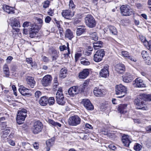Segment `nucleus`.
I'll use <instances>...</instances> for the list:
<instances>
[{"mask_svg":"<svg viewBox=\"0 0 151 151\" xmlns=\"http://www.w3.org/2000/svg\"><path fill=\"white\" fill-rule=\"evenodd\" d=\"M145 101H151V95L141 94L138 96L137 98L134 101V104L137 106V109L147 110V108L146 106H143L145 104Z\"/></svg>","mask_w":151,"mask_h":151,"instance_id":"1","label":"nucleus"},{"mask_svg":"<svg viewBox=\"0 0 151 151\" xmlns=\"http://www.w3.org/2000/svg\"><path fill=\"white\" fill-rule=\"evenodd\" d=\"M116 93L118 98H122L124 97L127 93V88L124 86L119 84L116 85L115 88Z\"/></svg>","mask_w":151,"mask_h":151,"instance_id":"2","label":"nucleus"},{"mask_svg":"<svg viewBox=\"0 0 151 151\" xmlns=\"http://www.w3.org/2000/svg\"><path fill=\"white\" fill-rule=\"evenodd\" d=\"M85 22L87 26L90 28H93L96 26V21L92 15L88 14L85 18Z\"/></svg>","mask_w":151,"mask_h":151,"instance_id":"3","label":"nucleus"},{"mask_svg":"<svg viewBox=\"0 0 151 151\" xmlns=\"http://www.w3.org/2000/svg\"><path fill=\"white\" fill-rule=\"evenodd\" d=\"M121 13L124 16H129L133 13L132 10L128 5H122L120 7Z\"/></svg>","mask_w":151,"mask_h":151,"instance_id":"4","label":"nucleus"},{"mask_svg":"<svg viewBox=\"0 0 151 151\" xmlns=\"http://www.w3.org/2000/svg\"><path fill=\"white\" fill-rule=\"evenodd\" d=\"M69 125L72 126H76L80 124L81 119L78 116L74 115L70 117L68 121Z\"/></svg>","mask_w":151,"mask_h":151,"instance_id":"5","label":"nucleus"},{"mask_svg":"<svg viewBox=\"0 0 151 151\" xmlns=\"http://www.w3.org/2000/svg\"><path fill=\"white\" fill-rule=\"evenodd\" d=\"M42 123L39 121H35L32 128L33 133L34 134H37L41 132L42 129Z\"/></svg>","mask_w":151,"mask_h":151,"instance_id":"6","label":"nucleus"},{"mask_svg":"<svg viewBox=\"0 0 151 151\" xmlns=\"http://www.w3.org/2000/svg\"><path fill=\"white\" fill-rule=\"evenodd\" d=\"M105 52L104 49L98 50L94 55L93 60L96 62L101 61L105 55Z\"/></svg>","mask_w":151,"mask_h":151,"instance_id":"7","label":"nucleus"},{"mask_svg":"<svg viewBox=\"0 0 151 151\" xmlns=\"http://www.w3.org/2000/svg\"><path fill=\"white\" fill-rule=\"evenodd\" d=\"M52 80V78L50 75H47L42 79V84L44 86H48L51 84Z\"/></svg>","mask_w":151,"mask_h":151,"instance_id":"8","label":"nucleus"},{"mask_svg":"<svg viewBox=\"0 0 151 151\" xmlns=\"http://www.w3.org/2000/svg\"><path fill=\"white\" fill-rule=\"evenodd\" d=\"M82 103L87 110H92L93 109V106L89 100L87 99H83L82 100Z\"/></svg>","mask_w":151,"mask_h":151,"instance_id":"9","label":"nucleus"},{"mask_svg":"<svg viewBox=\"0 0 151 151\" xmlns=\"http://www.w3.org/2000/svg\"><path fill=\"white\" fill-rule=\"evenodd\" d=\"M56 99L57 103L59 105H63L66 102L65 99L63 94H57L56 95Z\"/></svg>","mask_w":151,"mask_h":151,"instance_id":"10","label":"nucleus"},{"mask_svg":"<svg viewBox=\"0 0 151 151\" xmlns=\"http://www.w3.org/2000/svg\"><path fill=\"white\" fill-rule=\"evenodd\" d=\"M62 15L67 19H70L74 16V14L70 10L67 9L63 11Z\"/></svg>","mask_w":151,"mask_h":151,"instance_id":"11","label":"nucleus"},{"mask_svg":"<svg viewBox=\"0 0 151 151\" xmlns=\"http://www.w3.org/2000/svg\"><path fill=\"white\" fill-rule=\"evenodd\" d=\"M122 141L126 147H129L131 142L129 139V136L128 135L123 134L122 135Z\"/></svg>","mask_w":151,"mask_h":151,"instance_id":"12","label":"nucleus"},{"mask_svg":"<svg viewBox=\"0 0 151 151\" xmlns=\"http://www.w3.org/2000/svg\"><path fill=\"white\" fill-rule=\"evenodd\" d=\"M93 93L94 95L96 96L101 97L105 94L106 91L104 89H101L98 87H95L93 90Z\"/></svg>","mask_w":151,"mask_h":151,"instance_id":"13","label":"nucleus"},{"mask_svg":"<svg viewBox=\"0 0 151 151\" xmlns=\"http://www.w3.org/2000/svg\"><path fill=\"white\" fill-rule=\"evenodd\" d=\"M109 66L106 65L99 72L100 76L104 78H106L109 76Z\"/></svg>","mask_w":151,"mask_h":151,"instance_id":"14","label":"nucleus"},{"mask_svg":"<svg viewBox=\"0 0 151 151\" xmlns=\"http://www.w3.org/2000/svg\"><path fill=\"white\" fill-rule=\"evenodd\" d=\"M134 82L133 84L135 87L144 88L146 87V85L143 81L139 78H138L136 79Z\"/></svg>","mask_w":151,"mask_h":151,"instance_id":"15","label":"nucleus"},{"mask_svg":"<svg viewBox=\"0 0 151 151\" xmlns=\"http://www.w3.org/2000/svg\"><path fill=\"white\" fill-rule=\"evenodd\" d=\"M140 38L146 48L151 51V40L147 41L145 37L143 36H141Z\"/></svg>","mask_w":151,"mask_h":151,"instance_id":"16","label":"nucleus"},{"mask_svg":"<svg viewBox=\"0 0 151 151\" xmlns=\"http://www.w3.org/2000/svg\"><path fill=\"white\" fill-rule=\"evenodd\" d=\"M90 69H85L80 72L78 74V77L80 79H84L86 78L89 75Z\"/></svg>","mask_w":151,"mask_h":151,"instance_id":"17","label":"nucleus"},{"mask_svg":"<svg viewBox=\"0 0 151 151\" xmlns=\"http://www.w3.org/2000/svg\"><path fill=\"white\" fill-rule=\"evenodd\" d=\"M26 116L27 114L24 115L20 113H18L16 120L18 124H20L23 123Z\"/></svg>","mask_w":151,"mask_h":151,"instance_id":"18","label":"nucleus"},{"mask_svg":"<svg viewBox=\"0 0 151 151\" xmlns=\"http://www.w3.org/2000/svg\"><path fill=\"white\" fill-rule=\"evenodd\" d=\"M12 22L11 25L12 28L15 30L16 32H18L19 29L17 28L20 27V25L18 20L16 19H12Z\"/></svg>","mask_w":151,"mask_h":151,"instance_id":"19","label":"nucleus"},{"mask_svg":"<svg viewBox=\"0 0 151 151\" xmlns=\"http://www.w3.org/2000/svg\"><path fill=\"white\" fill-rule=\"evenodd\" d=\"M115 70L120 73H123L125 70V66L122 63L117 64L115 66Z\"/></svg>","mask_w":151,"mask_h":151,"instance_id":"20","label":"nucleus"},{"mask_svg":"<svg viewBox=\"0 0 151 151\" xmlns=\"http://www.w3.org/2000/svg\"><path fill=\"white\" fill-rule=\"evenodd\" d=\"M68 94L72 96H74L77 94L78 93V90L77 87L73 86L70 88L68 91Z\"/></svg>","mask_w":151,"mask_h":151,"instance_id":"21","label":"nucleus"},{"mask_svg":"<svg viewBox=\"0 0 151 151\" xmlns=\"http://www.w3.org/2000/svg\"><path fill=\"white\" fill-rule=\"evenodd\" d=\"M133 80L132 76L129 73H126L122 76V80L126 83H129Z\"/></svg>","mask_w":151,"mask_h":151,"instance_id":"22","label":"nucleus"},{"mask_svg":"<svg viewBox=\"0 0 151 151\" xmlns=\"http://www.w3.org/2000/svg\"><path fill=\"white\" fill-rule=\"evenodd\" d=\"M78 27L76 30V34L77 36H80L86 32V29L85 28V26L80 25Z\"/></svg>","mask_w":151,"mask_h":151,"instance_id":"23","label":"nucleus"},{"mask_svg":"<svg viewBox=\"0 0 151 151\" xmlns=\"http://www.w3.org/2000/svg\"><path fill=\"white\" fill-rule=\"evenodd\" d=\"M3 9L4 11L9 14H13L14 13L13 8L6 5H4Z\"/></svg>","mask_w":151,"mask_h":151,"instance_id":"24","label":"nucleus"},{"mask_svg":"<svg viewBox=\"0 0 151 151\" xmlns=\"http://www.w3.org/2000/svg\"><path fill=\"white\" fill-rule=\"evenodd\" d=\"M127 104H126L120 105L118 107V111L121 114H124L127 112Z\"/></svg>","mask_w":151,"mask_h":151,"instance_id":"25","label":"nucleus"},{"mask_svg":"<svg viewBox=\"0 0 151 151\" xmlns=\"http://www.w3.org/2000/svg\"><path fill=\"white\" fill-rule=\"evenodd\" d=\"M55 139L54 138L50 139L46 141V144L47 147H45L46 151H49L50 147L52 146L54 144Z\"/></svg>","mask_w":151,"mask_h":151,"instance_id":"26","label":"nucleus"},{"mask_svg":"<svg viewBox=\"0 0 151 151\" xmlns=\"http://www.w3.org/2000/svg\"><path fill=\"white\" fill-rule=\"evenodd\" d=\"M26 80L28 84L31 88H33L35 84V81L34 78L32 77L28 76Z\"/></svg>","mask_w":151,"mask_h":151,"instance_id":"27","label":"nucleus"},{"mask_svg":"<svg viewBox=\"0 0 151 151\" xmlns=\"http://www.w3.org/2000/svg\"><path fill=\"white\" fill-rule=\"evenodd\" d=\"M19 91L23 95L25 96L29 94V89L22 86H21L19 88Z\"/></svg>","mask_w":151,"mask_h":151,"instance_id":"28","label":"nucleus"},{"mask_svg":"<svg viewBox=\"0 0 151 151\" xmlns=\"http://www.w3.org/2000/svg\"><path fill=\"white\" fill-rule=\"evenodd\" d=\"M65 37L69 40H71L73 37V35L72 32L69 29H67L65 32Z\"/></svg>","mask_w":151,"mask_h":151,"instance_id":"29","label":"nucleus"},{"mask_svg":"<svg viewBox=\"0 0 151 151\" xmlns=\"http://www.w3.org/2000/svg\"><path fill=\"white\" fill-rule=\"evenodd\" d=\"M47 98L44 96L41 98L39 100L40 104L42 106H46L48 103Z\"/></svg>","mask_w":151,"mask_h":151,"instance_id":"30","label":"nucleus"},{"mask_svg":"<svg viewBox=\"0 0 151 151\" xmlns=\"http://www.w3.org/2000/svg\"><path fill=\"white\" fill-rule=\"evenodd\" d=\"M102 44V42L99 41L93 43V47L95 50H97L101 48Z\"/></svg>","mask_w":151,"mask_h":151,"instance_id":"31","label":"nucleus"},{"mask_svg":"<svg viewBox=\"0 0 151 151\" xmlns=\"http://www.w3.org/2000/svg\"><path fill=\"white\" fill-rule=\"evenodd\" d=\"M67 70L65 68H62L60 71V76L62 78H64L66 76Z\"/></svg>","mask_w":151,"mask_h":151,"instance_id":"32","label":"nucleus"},{"mask_svg":"<svg viewBox=\"0 0 151 151\" xmlns=\"http://www.w3.org/2000/svg\"><path fill=\"white\" fill-rule=\"evenodd\" d=\"M1 132L2 136L4 137H6L7 135L9 133L10 131L9 127L6 128L3 130Z\"/></svg>","mask_w":151,"mask_h":151,"instance_id":"33","label":"nucleus"},{"mask_svg":"<svg viewBox=\"0 0 151 151\" xmlns=\"http://www.w3.org/2000/svg\"><path fill=\"white\" fill-rule=\"evenodd\" d=\"M4 72L6 76H8L9 74V70L8 66L6 64H5L3 68Z\"/></svg>","mask_w":151,"mask_h":151,"instance_id":"34","label":"nucleus"},{"mask_svg":"<svg viewBox=\"0 0 151 151\" xmlns=\"http://www.w3.org/2000/svg\"><path fill=\"white\" fill-rule=\"evenodd\" d=\"M51 56L52 58V61L56 60L58 57L57 52L55 50H53L52 52Z\"/></svg>","mask_w":151,"mask_h":151,"instance_id":"35","label":"nucleus"},{"mask_svg":"<svg viewBox=\"0 0 151 151\" xmlns=\"http://www.w3.org/2000/svg\"><path fill=\"white\" fill-rule=\"evenodd\" d=\"M48 122L50 124H51L54 127H60L61 126V124H60L58 122H56L54 120L51 119L48 120Z\"/></svg>","mask_w":151,"mask_h":151,"instance_id":"36","label":"nucleus"},{"mask_svg":"<svg viewBox=\"0 0 151 151\" xmlns=\"http://www.w3.org/2000/svg\"><path fill=\"white\" fill-rule=\"evenodd\" d=\"M48 122L50 124H51L54 127H60L61 126V124H60L58 122H56L54 120L51 119L48 120Z\"/></svg>","mask_w":151,"mask_h":151,"instance_id":"37","label":"nucleus"},{"mask_svg":"<svg viewBox=\"0 0 151 151\" xmlns=\"http://www.w3.org/2000/svg\"><path fill=\"white\" fill-rule=\"evenodd\" d=\"M109 30L110 33L114 35H116L117 33L116 28L112 26H110L109 27Z\"/></svg>","mask_w":151,"mask_h":151,"instance_id":"38","label":"nucleus"},{"mask_svg":"<svg viewBox=\"0 0 151 151\" xmlns=\"http://www.w3.org/2000/svg\"><path fill=\"white\" fill-rule=\"evenodd\" d=\"M41 27V25H40L39 27H38V25L35 24H34L32 26L31 28V30H33V31H36V32H38L39 30Z\"/></svg>","mask_w":151,"mask_h":151,"instance_id":"39","label":"nucleus"},{"mask_svg":"<svg viewBox=\"0 0 151 151\" xmlns=\"http://www.w3.org/2000/svg\"><path fill=\"white\" fill-rule=\"evenodd\" d=\"M47 101L50 105H53L55 102L54 98L52 97H50L48 99H47Z\"/></svg>","mask_w":151,"mask_h":151,"instance_id":"40","label":"nucleus"},{"mask_svg":"<svg viewBox=\"0 0 151 151\" xmlns=\"http://www.w3.org/2000/svg\"><path fill=\"white\" fill-rule=\"evenodd\" d=\"M81 63L85 65H88L90 64V62L86 59H82L81 60Z\"/></svg>","mask_w":151,"mask_h":151,"instance_id":"41","label":"nucleus"},{"mask_svg":"<svg viewBox=\"0 0 151 151\" xmlns=\"http://www.w3.org/2000/svg\"><path fill=\"white\" fill-rule=\"evenodd\" d=\"M142 148V145L138 143L135 144L134 147V149L136 151H140Z\"/></svg>","mask_w":151,"mask_h":151,"instance_id":"42","label":"nucleus"},{"mask_svg":"<svg viewBox=\"0 0 151 151\" xmlns=\"http://www.w3.org/2000/svg\"><path fill=\"white\" fill-rule=\"evenodd\" d=\"M38 32L36 31H33V30H30L29 32V36L32 38H34L36 36L37 33Z\"/></svg>","mask_w":151,"mask_h":151,"instance_id":"43","label":"nucleus"},{"mask_svg":"<svg viewBox=\"0 0 151 151\" xmlns=\"http://www.w3.org/2000/svg\"><path fill=\"white\" fill-rule=\"evenodd\" d=\"M78 89V93H82L84 91V90L85 88V87L84 86H81L80 87H77Z\"/></svg>","mask_w":151,"mask_h":151,"instance_id":"44","label":"nucleus"},{"mask_svg":"<svg viewBox=\"0 0 151 151\" xmlns=\"http://www.w3.org/2000/svg\"><path fill=\"white\" fill-rule=\"evenodd\" d=\"M18 113H20L24 115H26L27 113V110L24 108L20 109L18 111Z\"/></svg>","mask_w":151,"mask_h":151,"instance_id":"45","label":"nucleus"},{"mask_svg":"<svg viewBox=\"0 0 151 151\" xmlns=\"http://www.w3.org/2000/svg\"><path fill=\"white\" fill-rule=\"evenodd\" d=\"M50 3V1L48 0H47L44 1L43 7L45 8H46L48 7Z\"/></svg>","mask_w":151,"mask_h":151,"instance_id":"46","label":"nucleus"},{"mask_svg":"<svg viewBox=\"0 0 151 151\" xmlns=\"http://www.w3.org/2000/svg\"><path fill=\"white\" fill-rule=\"evenodd\" d=\"M91 37L92 39L95 41H96L98 40V37L96 32H94L92 35Z\"/></svg>","mask_w":151,"mask_h":151,"instance_id":"47","label":"nucleus"},{"mask_svg":"<svg viewBox=\"0 0 151 151\" xmlns=\"http://www.w3.org/2000/svg\"><path fill=\"white\" fill-rule=\"evenodd\" d=\"M122 54L123 56L127 58L129 56V53L127 51H123L122 52Z\"/></svg>","mask_w":151,"mask_h":151,"instance_id":"48","label":"nucleus"},{"mask_svg":"<svg viewBox=\"0 0 151 151\" xmlns=\"http://www.w3.org/2000/svg\"><path fill=\"white\" fill-rule=\"evenodd\" d=\"M22 145L23 147L27 149L29 146V144L27 142H24L22 143Z\"/></svg>","mask_w":151,"mask_h":151,"instance_id":"49","label":"nucleus"},{"mask_svg":"<svg viewBox=\"0 0 151 151\" xmlns=\"http://www.w3.org/2000/svg\"><path fill=\"white\" fill-rule=\"evenodd\" d=\"M145 63L148 65H151V58L147 57V58L145 60Z\"/></svg>","mask_w":151,"mask_h":151,"instance_id":"50","label":"nucleus"},{"mask_svg":"<svg viewBox=\"0 0 151 151\" xmlns=\"http://www.w3.org/2000/svg\"><path fill=\"white\" fill-rule=\"evenodd\" d=\"M147 52L145 51H143L141 53L142 57L144 59L146 58L147 57Z\"/></svg>","mask_w":151,"mask_h":151,"instance_id":"51","label":"nucleus"},{"mask_svg":"<svg viewBox=\"0 0 151 151\" xmlns=\"http://www.w3.org/2000/svg\"><path fill=\"white\" fill-rule=\"evenodd\" d=\"M31 23L29 22H25L23 24V27L24 28L25 27H27L29 26L30 25Z\"/></svg>","mask_w":151,"mask_h":151,"instance_id":"52","label":"nucleus"},{"mask_svg":"<svg viewBox=\"0 0 151 151\" xmlns=\"http://www.w3.org/2000/svg\"><path fill=\"white\" fill-rule=\"evenodd\" d=\"M51 19L50 17L48 16H47L45 19V22L46 23H49L50 22Z\"/></svg>","mask_w":151,"mask_h":151,"instance_id":"53","label":"nucleus"},{"mask_svg":"<svg viewBox=\"0 0 151 151\" xmlns=\"http://www.w3.org/2000/svg\"><path fill=\"white\" fill-rule=\"evenodd\" d=\"M81 56V54L80 53H77L75 54V61L76 62L78 60L79 57Z\"/></svg>","mask_w":151,"mask_h":151,"instance_id":"54","label":"nucleus"},{"mask_svg":"<svg viewBox=\"0 0 151 151\" xmlns=\"http://www.w3.org/2000/svg\"><path fill=\"white\" fill-rule=\"evenodd\" d=\"M41 95V93L40 91H36L35 93V97L39 98Z\"/></svg>","mask_w":151,"mask_h":151,"instance_id":"55","label":"nucleus"},{"mask_svg":"<svg viewBox=\"0 0 151 151\" xmlns=\"http://www.w3.org/2000/svg\"><path fill=\"white\" fill-rule=\"evenodd\" d=\"M59 49L61 51H63L67 49V46L66 47L65 45H63L62 46H60L59 47Z\"/></svg>","mask_w":151,"mask_h":151,"instance_id":"56","label":"nucleus"},{"mask_svg":"<svg viewBox=\"0 0 151 151\" xmlns=\"http://www.w3.org/2000/svg\"><path fill=\"white\" fill-rule=\"evenodd\" d=\"M36 20L38 24H40L42 26V25L43 23V20L39 18H37Z\"/></svg>","mask_w":151,"mask_h":151,"instance_id":"57","label":"nucleus"},{"mask_svg":"<svg viewBox=\"0 0 151 151\" xmlns=\"http://www.w3.org/2000/svg\"><path fill=\"white\" fill-rule=\"evenodd\" d=\"M1 127L2 128V129L4 130L5 128H6L7 125L6 123L5 122H2L1 124Z\"/></svg>","mask_w":151,"mask_h":151,"instance_id":"58","label":"nucleus"},{"mask_svg":"<svg viewBox=\"0 0 151 151\" xmlns=\"http://www.w3.org/2000/svg\"><path fill=\"white\" fill-rule=\"evenodd\" d=\"M69 6L70 8H73L75 7V5L73 4V2L72 0H70L69 2Z\"/></svg>","mask_w":151,"mask_h":151,"instance_id":"59","label":"nucleus"},{"mask_svg":"<svg viewBox=\"0 0 151 151\" xmlns=\"http://www.w3.org/2000/svg\"><path fill=\"white\" fill-rule=\"evenodd\" d=\"M42 58L43 61L45 62H47L49 61V59L48 58L45 56H42Z\"/></svg>","mask_w":151,"mask_h":151,"instance_id":"60","label":"nucleus"},{"mask_svg":"<svg viewBox=\"0 0 151 151\" xmlns=\"http://www.w3.org/2000/svg\"><path fill=\"white\" fill-rule=\"evenodd\" d=\"M128 59H129L131 60L132 61H133L134 62H136L137 61V60L136 59L134 58V57L132 56H129V57H128V58H127Z\"/></svg>","mask_w":151,"mask_h":151,"instance_id":"61","label":"nucleus"},{"mask_svg":"<svg viewBox=\"0 0 151 151\" xmlns=\"http://www.w3.org/2000/svg\"><path fill=\"white\" fill-rule=\"evenodd\" d=\"M13 58L12 56H9L7 57L6 59V62L7 63H10L12 60L13 59Z\"/></svg>","mask_w":151,"mask_h":151,"instance_id":"62","label":"nucleus"},{"mask_svg":"<svg viewBox=\"0 0 151 151\" xmlns=\"http://www.w3.org/2000/svg\"><path fill=\"white\" fill-rule=\"evenodd\" d=\"M53 11L52 9H50L47 12L48 14L50 16H52L54 14Z\"/></svg>","mask_w":151,"mask_h":151,"instance_id":"63","label":"nucleus"},{"mask_svg":"<svg viewBox=\"0 0 151 151\" xmlns=\"http://www.w3.org/2000/svg\"><path fill=\"white\" fill-rule=\"evenodd\" d=\"M145 129L148 132H151V126L150 125L147 127H146Z\"/></svg>","mask_w":151,"mask_h":151,"instance_id":"64","label":"nucleus"}]
</instances>
